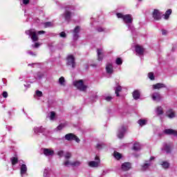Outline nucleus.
Returning a JSON list of instances; mask_svg holds the SVG:
<instances>
[{
  "mask_svg": "<svg viewBox=\"0 0 177 177\" xmlns=\"http://www.w3.org/2000/svg\"><path fill=\"white\" fill-rule=\"evenodd\" d=\"M148 77L149 78V80H151V81H153L154 80V73H153V72H150L148 73Z\"/></svg>",
  "mask_w": 177,
  "mask_h": 177,
  "instance_id": "33",
  "label": "nucleus"
},
{
  "mask_svg": "<svg viewBox=\"0 0 177 177\" xmlns=\"http://www.w3.org/2000/svg\"><path fill=\"white\" fill-rule=\"evenodd\" d=\"M41 46V44H39V43H35V44L32 46L33 48H39V46Z\"/></svg>",
  "mask_w": 177,
  "mask_h": 177,
  "instance_id": "45",
  "label": "nucleus"
},
{
  "mask_svg": "<svg viewBox=\"0 0 177 177\" xmlns=\"http://www.w3.org/2000/svg\"><path fill=\"white\" fill-rule=\"evenodd\" d=\"M133 149L135 151H138V150H140V146L139 145V143H134L133 146Z\"/></svg>",
  "mask_w": 177,
  "mask_h": 177,
  "instance_id": "27",
  "label": "nucleus"
},
{
  "mask_svg": "<svg viewBox=\"0 0 177 177\" xmlns=\"http://www.w3.org/2000/svg\"><path fill=\"white\" fill-rule=\"evenodd\" d=\"M149 167H150V164L149 163H145L142 166V169H144V170L147 169V168H149Z\"/></svg>",
  "mask_w": 177,
  "mask_h": 177,
  "instance_id": "40",
  "label": "nucleus"
},
{
  "mask_svg": "<svg viewBox=\"0 0 177 177\" xmlns=\"http://www.w3.org/2000/svg\"><path fill=\"white\" fill-rule=\"evenodd\" d=\"M25 34L28 35L33 42H37L39 39L38 35H37V31L35 29H29L26 30Z\"/></svg>",
  "mask_w": 177,
  "mask_h": 177,
  "instance_id": "3",
  "label": "nucleus"
},
{
  "mask_svg": "<svg viewBox=\"0 0 177 177\" xmlns=\"http://www.w3.org/2000/svg\"><path fill=\"white\" fill-rule=\"evenodd\" d=\"M65 140H68V142H71L73 140H75L77 143H80L81 140L75 134L73 133H69L65 135L64 136Z\"/></svg>",
  "mask_w": 177,
  "mask_h": 177,
  "instance_id": "6",
  "label": "nucleus"
},
{
  "mask_svg": "<svg viewBox=\"0 0 177 177\" xmlns=\"http://www.w3.org/2000/svg\"><path fill=\"white\" fill-rule=\"evenodd\" d=\"M97 30L98 31V32H102V31H104V30L102 29V28H97Z\"/></svg>",
  "mask_w": 177,
  "mask_h": 177,
  "instance_id": "51",
  "label": "nucleus"
},
{
  "mask_svg": "<svg viewBox=\"0 0 177 177\" xmlns=\"http://www.w3.org/2000/svg\"><path fill=\"white\" fill-rule=\"evenodd\" d=\"M127 131V127L125 126H122L120 132H123L124 133Z\"/></svg>",
  "mask_w": 177,
  "mask_h": 177,
  "instance_id": "43",
  "label": "nucleus"
},
{
  "mask_svg": "<svg viewBox=\"0 0 177 177\" xmlns=\"http://www.w3.org/2000/svg\"><path fill=\"white\" fill-rule=\"evenodd\" d=\"M73 85L75 88L79 89V91H82V92H85V91H86V88H88L86 85L84 84V80H82L75 81L73 82Z\"/></svg>",
  "mask_w": 177,
  "mask_h": 177,
  "instance_id": "4",
  "label": "nucleus"
},
{
  "mask_svg": "<svg viewBox=\"0 0 177 177\" xmlns=\"http://www.w3.org/2000/svg\"><path fill=\"white\" fill-rule=\"evenodd\" d=\"M65 82H66V80L64 79V77H59V83L60 84V85H62L63 86H64Z\"/></svg>",
  "mask_w": 177,
  "mask_h": 177,
  "instance_id": "29",
  "label": "nucleus"
},
{
  "mask_svg": "<svg viewBox=\"0 0 177 177\" xmlns=\"http://www.w3.org/2000/svg\"><path fill=\"white\" fill-rule=\"evenodd\" d=\"M10 160L12 165H16L19 162V158L17 157H12Z\"/></svg>",
  "mask_w": 177,
  "mask_h": 177,
  "instance_id": "25",
  "label": "nucleus"
},
{
  "mask_svg": "<svg viewBox=\"0 0 177 177\" xmlns=\"http://www.w3.org/2000/svg\"><path fill=\"white\" fill-rule=\"evenodd\" d=\"M153 100H160L161 95L158 93H154L151 95Z\"/></svg>",
  "mask_w": 177,
  "mask_h": 177,
  "instance_id": "20",
  "label": "nucleus"
},
{
  "mask_svg": "<svg viewBox=\"0 0 177 177\" xmlns=\"http://www.w3.org/2000/svg\"><path fill=\"white\" fill-rule=\"evenodd\" d=\"M164 169H168L169 168V162L167 161H162L160 164Z\"/></svg>",
  "mask_w": 177,
  "mask_h": 177,
  "instance_id": "23",
  "label": "nucleus"
},
{
  "mask_svg": "<svg viewBox=\"0 0 177 177\" xmlns=\"http://www.w3.org/2000/svg\"><path fill=\"white\" fill-rule=\"evenodd\" d=\"M115 63L118 64V66H121V64H122V59L120 57H118Z\"/></svg>",
  "mask_w": 177,
  "mask_h": 177,
  "instance_id": "32",
  "label": "nucleus"
},
{
  "mask_svg": "<svg viewBox=\"0 0 177 177\" xmlns=\"http://www.w3.org/2000/svg\"><path fill=\"white\" fill-rule=\"evenodd\" d=\"M59 37L62 38H66L67 37V35H66V32H61L59 34Z\"/></svg>",
  "mask_w": 177,
  "mask_h": 177,
  "instance_id": "39",
  "label": "nucleus"
},
{
  "mask_svg": "<svg viewBox=\"0 0 177 177\" xmlns=\"http://www.w3.org/2000/svg\"><path fill=\"white\" fill-rule=\"evenodd\" d=\"M71 157H73V154L71 153V152H66L64 155V158L66 160L63 163V165H64L65 167H68V165H71L72 167H80V165H81V162L75 161L71 162H70V160H70V158H71Z\"/></svg>",
  "mask_w": 177,
  "mask_h": 177,
  "instance_id": "1",
  "label": "nucleus"
},
{
  "mask_svg": "<svg viewBox=\"0 0 177 177\" xmlns=\"http://www.w3.org/2000/svg\"><path fill=\"white\" fill-rule=\"evenodd\" d=\"M106 71L107 73V74H113V73L114 72V69L113 68V64H107L106 66Z\"/></svg>",
  "mask_w": 177,
  "mask_h": 177,
  "instance_id": "13",
  "label": "nucleus"
},
{
  "mask_svg": "<svg viewBox=\"0 0 177 177\" xmlns=\"http://www.w3.org/2000/svg\"><path fill=\"white\" fill-rule=\"evenodd\" d=\"M92 67H96V64L93 65V64H91V65Z\"/></svg>",
  "mask_w": 177,
  "mask_h": 177,
  "instance_id": "56",
  "label": "nucleus"
},
{
  "mask_svg": "<svg viewBox=\"0 0 177 177\" xmlns=\"http://www.w3.org/2000/svg\"><path fill=\"white\" fill-rule=\"evenodd\" d=\"M73 32L74 33H76V34H78V32H80V26H77L74 30H73Z\"/></svg>",
  "mask_w": 177,
  "mask_h": 177,
  "instance_id": "37",
  "label": "nucleus"
},
{
  "mask_svg": "<svg viewBox=\"0 0 177 177\" xmlns=\"http://www.w3.org/2000/svg\"><path fill=\"white\" fill-rule=\"evenodd\" d=\"M103 49L97 48V60L98 62H102L103 60Z\"/></svg>",
  "mask_w": 177,
  "mask_h": 177,
  "instance_id": "12",
  "label": "nucleus"
},
{
  "mask_svg": "<svg viewBox=\"0 0 177 177\" xmlns=\"http://www.w3.org/2000/svg\"><path fill=\"white\" fill-rule=\"evenodd\" d=\"M116 16L118 17V19H122L124 23H125L126 24H132L133 19H132V15L127 14L124 15V14L121 13V12H118L116 14Z\"/></svg>",
  "mask_w": 177,
  "mask_h": 177,
  "instance_id": "2",
  "label": "nucleus"
},
{
  "mask_svg": "<svg viewBox=\"0 0 177 177\" xmlns=\"http://www.w3.org/2000/svg\"><path fill=\"white\" fill-rule=\"evenodd\" d=\"M73 38L75 39H78V33H74Z\"/></svg>",
  "mask_w": 177,
  "mask_h": 177,
  "instance_id": "50",
  "label": "nucleus"
},
{
  "mask_svg": "<svg viewBox=\"0 0 177 177\" xmlns=\"http://www.w3.org/2000/svg\"><path fill=\"white\" fill-rule=\"evenodd\" d=\"M153 160H154V157L151 156L149 159V161H153Z\"/></svg>",
  "mask_w": 177,
  "mask_h": 177,
  "instance_id": "55",
  "label": "nucleus"
},
{
  "mask_svg": "<svg viewBox=\"0 0 177 177\" xmlns=\"http://www.w3.org/2000/svg\"><path fill=\"white\" fill-rule=\"evenodd\" d=\"M66 66L75 68L77 63H75V57L73 55H69L66 57Z\"/></svg>",
  "mask_w": 177,
  "mask_h": 177,
  "instance_id": "5",
  "label": "nucleus"
},
{
  "mask_svg": "<svg viewBox=\"0 0 177 177\" xmlns=\"http://www.w3.org/2000/svg\"><path fill=\"white\" fill-rule=\"evenodd\" d=\"M36 95L37 96H38L39 97H41L42 96V91H39V90H37L36 91Z\"/></svg>",
  "mask_w": 177,
  "mask_h": 177,
  "instance_id": "36",
  "label": "nucleus"
},
{
  "mask_svg": "<svg viewBox=\"0 0 177 177\" xmlns=\"http://www.w3.org/2000/svg\"><path fill=\"white\" fill-rule=\"evenodd\" d=\"M113 156L115 158H116V160H121V158H122V155L116 151H114Z\"/></svg>",
  "mask_w": 177,
  "mask_h": 177,
  "instance_id": "24",
  "label": "nucleus"
},
{
  "mask_svg": "<svg viewBox=\"0 0 177 177\" xmlns=\"http://www.w3.org/2000/svg\"><path fill=\"white\" fill-rule=\"evenodd\" d=\"M2 96H3V97H5V98L8 97V92L3 91L2 93Z\"/></svg>",
  "mask_w": 177,
  "mask_h": 177,
  "instance_id": "44",
  "label": "nucleus"
},
{
  "mask_svg": "<svg viewBox=\"0 0 177 177\" xmlns=\"http://www.w3.org/2000/svg\"><path fill=\"white\" fill-rule=\"evenodd\" d=\"M152 17L153 19L158 21V20H161L162 17V12H160L159 10L154 9L152 12Z\"/></svg>",
  "mask_w": 177,
  "mask_h": 177,
  "instance_id": "7",
  "label": "nucleus"
},
{
  "mask_svg": "<svg viewBox=\"0 0 177 177\" xmlns=\"http://www.w3.org/2000/svg\"><path fill=\"white\" fill-rule=\"evenodd\" d=\"M157 114L158 115H162V114H164V111H162V107L161 106L157 107Z\"/></svg>",
  "mask_w": 177,
  "mask_h": 177,
  "instance_id": "26",
  "label": "nucleus"
},
{
  "mask_svg": "<svg viewBox=\"0 0 177 177\" xmlns=\"http://www.w3.org/2000/svg\"><path fill=\"white\" fill-rule=\"evenodd\" d=\"M138 1H139V2H141L142 0H138Z\"/></svg>",
  "mask_w": 177,
  "mask_h": 177,
  "instance_id": "57",
  "label": "nucleus"
},
{
  "mask_svg": "<svg viewBox=\"0 0 177 177\" xmlns=\"http://www.w3.org/2000/svg\"><path fill=\"white\" fill-rule=\"evenodd\" d=\"M133 99H135V100H138V99H139V97H140V93L139 92V91L135 90L133 92Z\"/></svg>",
  "mask_w": 177,
  "mask_h": 177,
  "instance_id": "17",
  "label": "nucleus"
},
{
  "mask_svg": "<svg viewBox=\"0 0 177 177\" xmlns=\"http://www.w3.org/2000/svg\"><path fill=\"white\" fill-rule=\"evenodd\" d=\"M24 5H28L30 3V0H23Z\"/></svg>",
  "mask_w": 177,
  "mask_h": 177,
  "instance_id": "48",
  "label": "nucleus"
},
{
  "mask_svg": "<svg viewBox=\"0 0 177 177\" xmlns=\"http://www.w3.org/2000/svg\"><path fill=\"white\" fill-rule=\"evenodd\" d=\"M43 153L44 156L48 157L49 156H53V154H55V151L51 150L50 149L44 148L43 149Z\"/></svg>",
  "mask_w": 177,
  "mask_h": 177,
  "instance_id": "10",
  "label": "nucleus"
},
{
  "mask_svg": "<svg viewBox=\"0 0 177 177\" xmlns=\"http://www.w3.org/2000/svg\"><path fill=\"white\" fill-rule=\"evenodd\" d=\"M64 154V151H59L57 152V156H59V157H63Z\"/></svg>",
  "mask_w": 177,
  "mask_h": 177,
  "instance_id": "41",
  "label": "nucleus"
},
{
  "mask_svg": "<svg viewBox=\"0 0 177 177\" xmlns=\"http://www.w3.org/2000/svg\"><path fill=\"white\" fill-rule=\"evenodd\" d=\"M165 150L166 153H171V145L166 144L165 145Z\"/></svg>",
  "mask_w": 177,
  "mask_h": 177,
  "instance_id": "28",
  "label": "nucleus"
},
{
  "mask_svg": "<svg viewBox=\"0 0 177 177\" xmlns=\"http://www.w3.org/2000/svg\"><path fill=\"white\" fill-rule=\"evenodd\" d=\"M44 26L45 28H48V27H52V22H50V21L45 22L44 24Z\"/></svg>",
  "mask_w": 177,
  "mask_h": 177,
  "instance_id": "34",
  "label": "nucleus"
},
{
  "mask_svg": "<svg viewBox=\"0 0 177 177\" xmlns=\"http://www.w3.org/2000/svg\"><path fill=\"white\" fill-rule=\"evenodd\" d=\"M37 34H39V35H42V34H45V31L44 30H39L37 32Z\"/></svg>",
  "mask_w": 177,
  "mask_h": 177,
  "instance_id": "52",
  "label": "nucleus"
},
{
  "mask_svg": "<svg viewBox=\"0 0 177 177\" xmlns=\"http://www.w3.org/2000/svg\"><path fill=\"white\" fill-rule=\"evenodd\" d=\"M102 145L101 144H97L96 147H97V149H102Z\"/></svg>",
  "mask_w": 177,
  "mask_h": 177,
  "instance_id": "53",
  "label": "nucleus"
},
{
  "mask_svg": "<svg viewBox=\"0 0 177 177\" xmlns=\"http://www.w3.org/2000/svg\"><path fill=\"white\" fill-rule=\"evenodd\" d=\"M25 174H27V166L23 164L21 166V175H25Z\"/></svg>",
  "mask_w": 177,
  "mask_h": 177,
  "instance_id": "21",
  "label": "nucleus"
},
{
  "mask_svg": "<svg viewBox=\"0 0 177 177\" xmlns=\"http://www.w3.org/2000/svg\"><path fill=\"white\" fill-rule=\"evenodd\" d=\"M167 117L169 118H175V111H174V109H170L167 111Z\"/></svg>",
  "mask_w": 177,
  "mask_h": 177,
  "instance_id": "16",
  "label": "nucleus"
},
{
  "mask_svg": "<svg viewBox=\"0 0 177 177\" xmlns=\"http://www.w3.org/2000/svg\"><path fill=\"white\" fill-rule=\"evenodd\" d=\"M122 171H129V169H131L132 168V165H131V162H124L122 166Z\"/></svg>",
  "mask_w": 177,
  "mask_h": 177,
  "instance_id": "9",
  "label": "nucleus"
},
{
  "mask_svg": "<svg viewBox=\"0 0 177 177\" xmlns=\"http://www.w3.org/2000/svg\"><path fill=\"white\" fill-rule=\"evenodd\" d=\"M167 34H168V31H167V30H165V29H162V35H167Z\"/></svg>",
  "mask_w": 177,
  "mask_h": 177,
  "instance_id": "46",
  "label": "nucleus"
},
{
  "mask_svg": "<svg viewBox=\"0 0 177 177\" xmlns=\"http://www.w3.org/2000/svg\"><path fill=\"white\" fill-rule=\"evenodd\" d=\"M113 99V97L111 96H107L106 97L105 100H106V102H110L111 100Z\"/></svg>",
  "mask_w": 177,
  "mask_h": 177,
  "instance_id": "47",
  "label": "nucleus"
},
{
  "mask_svg": "<svg viewBox=\"0 0 177 177\" xmlns=\"http://www.w3.org/2000/svg\"><path fill=\"white\" fill-rule=\"evenodd\" d=\"M95 160L96 162H99V163L100 164V158H99V156H96Z\"/></svg>",
  "mask_w": 177,
  "mask_h": 177,
  "instance_id": "49",
  "label": "nucleus"
},
{
  "mask_svg": "<svg viewBox=\"0 0 177 177\" xmlns=\"http://www.w3.org/2000/svg\"><path fill=\"white\" fill-rule=\"evenodd\" d=\"M138 122L139 125H140V127H143V126L146 125L147 121H146V120L140 119Z\"/></svg>",
  "mask_w": 177,
  "mask_h": 177,
  "instance_id": "30",
  "label": "nucleus"
},
{
  "mask_svg": "<svg viewBox=\"0 0 177 177\" xmlns=\"http://www.w3.org/2000/svg\"><path fill=\"white\" fill-rule=\"evenodd\" d=\"M172 15V10L171 9H168L166 12L165 14L164 15L165 16V19L168 20L169 19V16Z\"/></svg>",
  "mask_w": 177,
  "mask_h": 177,
  "instance_id": "19",
  "label": "nucleus"
},
{
  "mask_svg": "<svg viewBox=\"0 0 177 177\" xmlns=\"http://www.w3.org/2000/svg\"><path fill=\"white\" fill-rule=\"evenodd\" d=\"M64 127H66V124L65 123H61L59 125L57 126V129L58 131H62V129H63V128H64Z\"/></svg>",
  "mask_w": 177,
  "mask_h": 177,
  "instance_id": "31",
  "label": "nucleus"
},
{
  "mask_svg": "<svg viewBox=\"0 0 177 177\" xmlns=\"http://www.w3.org/2000/svg\"><path fill=\"white\" fill-rule=\"evenodd\" d=\"M64 16L66 21H70L71 19V12L66 10L64 14Z\"/></svg>",
  "mask_w": 177,
  "mask_h": 177,
  "instance_id": "15",
  "label": "nucleus"
},
{
  "mask_svg": "<svg viewBox=\"0 0 177 177\" xmlns=\"http://www.w3.org/2000/svg\"><path fill=\"white\" fill-rule=\"evenodd\" d=\"M118 138H119L120 139H122V138H124V132L120 131V132L118 133Z\"/></svg>",
  "mask_w": 177,
  "mask_h": 177,
  "instance_id": "42",
  "label": "nucleus"
},
{
  "mask_svg": "<svg viewBox=\"0 0 177 177\" xmlns=\"http://www.w3.org/2000/svg\"><path fill=\"white\" fill-rule=\"evenodd\" d=\"M28 53L30 55V56H36L35 53H34L31 51H30Z\"/></svg>",
  "mask_w": 177,
  "mask_h": 177,
  "instance_id": "54",
  "label": "nucleus"
},
{
  "mask_svg": "<svg viewBox=\"0 0 177 177\" xmlns=\"http://www.w3.org/2000/svg\"><path fill=\"white\" fill-rule=\"evenodd\" d=\"M99 162H96V161H90L88 162V165L91 167V168H97V167H99Z\"/></svg>",
  "mask_w": 177,
  "mask_h": 177,
  "instance_id": "18",
  "label": "nucleus"
},
{
  "mask_svg": "<svg viewBox=\"0 0 177 177\" xmlns=\"http://www.w3.org/2000/svg\"><path fill=\"white\" fill-rule=\"evenodd\" d=\"M121 91H122V87H121V86H118L115 88V93L117 97H119L120 92H121Z\"/></svg>",
  "mask_w": 177,
  "mask_h": 177,
  "instance_id": "22",
  "label": "nucleus"
},
{
  "mask_svg": "<svg viewBox=\"0 0 177 177\" xmlns=\"http://www.w3.org/2000/svg\"><path fill=\"white\" fill-rule=\"evenodd\" d=\"M55 117H56V113L53 111L50 112V120H55Z\"/></svg>",
  "mask_w": 177,
  "mask_h": 177,
  "instance_id": "35",
  "label": "nucleus"
},
{
  "mask_svg": "<svg viewBox=\"0 0 177 177\" xmlns=\"http://www.w3.org/2000/svg\"><path fill=\"white\" fill-rule=\"evenodd\" d=\"M135 51H136V53H137L140 56H142V55L145 53V48H143V46L139 44H137L135 46Z\"/></svg>",
  "mask_w": 177,
  "mask_h": 177,
  "instance_id": "8",
  "label": "nucleus"
},
{
  "mask_svg": "<svg viewBox=\"0 0 177 177\" xmlns=\"http://www.w3.org/2000/svg\"><path fill=\"white\" fill-rule=\"evenodd\" d=\"M34 131L35 133H41L42 131H41V129L39 127H35Z\"/></svg>",
  "mask_w": 177,
  "mask_h": 177,
  "instance_id": "38",
  "label": "nucleus"
},
{
  "mask_svg": "<svg viewBox=\"0 0 177 177\" xmlns=\"http://www.w3.org/2000/svg\"><path fill=\"white\" fill-rule=\"evenodd\" d=\"M164 133L166 135H174V136H177V131L172 129H165Z\"/></svg>",
  "mask_w": 177,
  "mask_h": 177,
  "instance_id": "11",
  "label": "nucleus"
},
{
  "mask_svg": "<svg viewBox=\"0 0 177 177\" xmlns=\"http://www.w3.org/2000/svg\"><path fill=\"white\" fill-rule=\"evenodd\" d=\"M162 88H167V85L162 83H157L153 85V89H161Z\"/></svg>",
  "mask_w": 177,
  "mask_h": 177,
  "instance_id": "14",
  "label": "nucleus"
}]
</instances>
